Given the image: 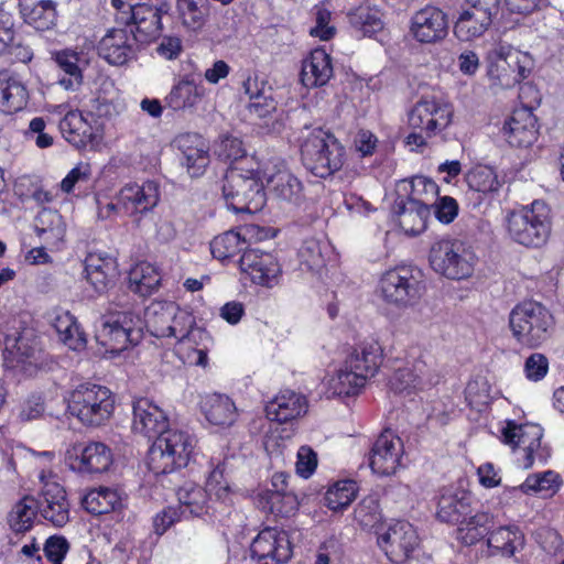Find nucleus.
Segmentation results:
<instances>
[{
  "mask_svg": "<svg viewBox=\"0 0 564 564\" xmlns=\"http://www.w3.org/2000/svg\"><path fill=\"white\" fill-rule=\"evenodd\" d=\"M351 28L364 36L372 37L384 29L382 11L376 6L361 4L348 13Z\"/></svg>",
  "mask_w": 564,
  "mask_h": 564,
  "instance_id": "obj_45",
  "label": "nucleus"
},
{
  "mask_svg": "<svg viewBox=\"0 0 564 564\" xmlns=\"http://www.w3.org/2000/svg\"><path fill=\"white\" fill-rule=\"evenodd\" d=\"M41 500L37 503L42 517L55 527H63L69 521V503L64 488L57 482L56 475L42 470Z\"/></svg>",
  "mask_w": 564,
  "mask_h": 564,
  "instance_id": "obj_20",
  "label": "nucleus"
},
{
  "mask_svg": "<svg viewBox=\"0 0 564 564\" xmlns=\"http://www.w3.org/2000/svg\"><path fill=\"white\" fill-rule=\"evenodd\" d=\"M161 281L160 269L149 261L137 262L128 274L129 289L141 296H149L156 292Z\"/></svg>",
  "mask_w": 564,
  "mask_h": 564,
  "instance_id": "obj_40",
  "label": "nucleus"
},
{
  "mask_svg": "<svg viewBox=\"0 0 564 564\" xmlns=\"http://www.w3.org/2000/svg\"><path fill=\"white\" fill-rule=\"evenodd\" d=\"M69 550V543L64 536H50L43 547L44 555L52 564H62Z\"/></svg>",
  "mask_w": 564,
  "mask_h": 564,
  "instance_id": "obj_64",
  "label": "nucleus"
},
{
  "mask_svg": "<svg viewBox=\"0 0 564 564\" xmlns=\"http://www.w3.org/2000/svg\"><path fill=\"white\" fill-rule=\"evenodd\" d=\"M453 117L454 107L449 101L436 96H426L416 101L408 112V124L412 130L434 138L452 124Z\"/></svg>",
  "mask_w": 564,
  "mask_h": 564,
  "instance_id": "obj_9",
  "label": "nucleus"
},
{
  "mask_svg": "<svg viewBox=\"0 0 564 564\" xmlns=\"http://www.w3.org/2000/svg\"><path fill=\"white\" fill-rule=\"evenodd\" d=\"M562 485L558 474L547 470L541 474H533L527 477L519 489L523 494H543L544 496L555 495Z\"/></svg>",
  "mask_w": 564,
  "mask_h": 564,
  "instance_id": "obj_53",
  "label": "nucleus"
},
{
  "mask_svg": "<svg viewBox=\"0 0 564 564\" xmlns=\"http://www.w3.org/2000/svg\"><path fill=\"white\" fill-rule=\"evenodd\" d=\"M397 192L398 197H403L405 202H415L431 207L438 187L435 182L425 176H414L411 180L400 181Z\"/></svg>",
  "mask_w": 564,
  "mask_h": 564,
  "instance_id": "obj_43",
  "label": "nucleus"
},
{
  "mask_svg": "<svg viewBox=\"0 0 564 564\" xmlns=\"http://www.w3.org/2000/svg\"><path fill=\"white\" fill-rule=\"evenodd\" d=\"M196 442L183 431L162 432L148 452V468L155 475L171 474L187 466Z\"/></svg>",
  "mask_w": 564,
  "mask_h": 564,
  "instance_id": "obj_4",
  "label": "nucleus"
},
{
  "mask_svg": "<svg viewBox=\"0 0 564 564\" xmlns=\"http://www.w3.org/2000/svg\"><path fill=\"white\" fill-rule=\"evenodd\" d=\"M205 96V87L189 77H184L173 85L165 97L166 106L175 111L196 108Z\"/></svg>",
  "mask_w": 564,
  "mask_h": 564,
  "instance_id": "obj_41",
  "label": "nucleus"
},
{
  "mask_svg": "<svg viewBox=\"0 0 564 564\" xmlns=\"http://www.w3.org/2000/svg\"><path fill=\"white\" fill-rule=\"evenodd\" d=\"M245 247L237 230H228L210 241V252L219 261L237 256Z\"/></svg>",
  "mask_w": 564,
  "mask_h": 564,
  "instance_id": "obj_55",
  "label": "nucleus"
},
{
  "mask_svg": "<svg viewBox=\"0 0 564 564\" xmlns=\"http://www.w3.org/2000/svg\"><path fill=\"white\" fill-rule=\"evenodd\" d=\"M278 482L285 484V476L283 474H275L272 478L274 490H265L260 495V505L269 512L289 517L294 514L300 506L297 497L293 492L285 491L283 488H278Z\"/></svg>",
  "mask_w": 564,
  "mask_h": 564,
  "instance_id": "obj_33",
  "label": "nucleus"
},
{
  "mask_svg": "<svg viewBox=\"0 0 564 564\" xmlns=\"http://www.w3.org/2000/svg\"><path fill=\"white\" fill-rule=\"evenodd\" d=\"M408 34L422 45L438 44L448 35L447 14L438 7L425 6L411 15Z\"/></svg>",
  "mask_w": 564,
  "mask_h": 564,
  "instance_id": "obj_15",
  "label": "nucleus"
},
{
  "mask_svg": "<svg viewBox=\"0 0 564 564\" xmlns=\"http://www.w3.org/2000/svg\"><path fill=\"white\" fill-rule=\"evenodd\" d=\"M332 11L325 3L313 8L314 25L310 29V35L321 41H328L336 34V28L332 23Z\"/></svg>",
  "mask_w": 564,
  "mask_h": 564,
  "instance_id": "obj_58",
  "label": "nucleus"
},
{
  "mask_svg": "<svg viewBox=\"0 0 564 564\" xmlns=\"http://www.w3.org/2000/svg\"><path fill=\"white\" fill-rule=\"evenodd\" d=\"M122 496L113 488L98 487L89 490L82 499L83 507L93 514H104L122 507Z\"/></svg>",
  "mask_w": 564,
  "mask_h": 564,
  "instance_id": "obj_46",
  "label": "nucleus"
},
{
  "mask_svg": "<svg viewBox=\"0 0 564 564\" xmlns=\"http://www.w3.org/2000/svg\"><path fill=\"white\" fill-rule=\"evenodd\" d=\"M358 486L354 480H339L332 485L325 495L326 505L337 511L347 508L357 497Z\"/></svg>",
  "mask_w": 564,
  "mask_h": 564,
  "instance_id": "obj_54",
  "label": "nucleus"
},
{
  "mask_svg": "<svg viewBox=\"0 0 564 564\" xmlns=\"http://www.w3.org/2000/svg\"><path fill=\"white\" fill-rule=\"evenodd\" d=\"M477 261L473 248L457 239H437L429 252V262L433 271L449 280L470 278Z\"/></svg>",
  "mask_w": 564,
  "mask_h": 564,
  "instance_id": "obj_8",
  "label": "nucleus"
},
{
  "mask_svg": "<svg viewBox=\"0 0 564 564\" xmlns=\"http://www.w3.org/2000/svg\"><path fill=\"white\" fill-rule=\"evenodd\" d=\"M377 545L393 563H403L419 545L414 527L406 521H397L377 531Z\"/></svg>",
  "mask_w": 564,
  "mask_h": 564,
  "instance_id": "obj_14",
  "label": "nucleus"
},
{
  "mask_svg": "<svg viewBox=\"0 0 564 564\" xmlns=\"http://www.w3.org/2000/svg\"><path fill=\"white\" fill-rule=\"evenodd\" d=\"M127 217L137 218L151 212L160 200L159 185L153 181L128 183L118 191Z\"/></svg>",
  "mask_w": 564,
  "mask_h": 564,
  "instance_id": "obj_22",
  "label": "nucleus"
},
{
  "mask_svg": "<svg viewBox=\"0 0 564 564\" xmlns=\"http://www.w3.org/2000/svg\"><path fill=\"white\" fill-rule=\"evenodd\" d=\"M36 230L39 237L52 249L59 250L65 237V224L59 214L43 210L37 217Z\"/></svg>",
  "mask_w": 564,
  "mask_h": 564,
  "instance_id": "obj_48",
  "label": "nucleus"
},
{
  "mask_svg": "<svg viewBox=\"0 0 564 564\" xmlns=\"http://www.w3.org/2000/svg\"><path fill=\"white\" fill-rule=\"evenodd\" d=\"M332 252L329 242L325 239H306L299 250L302 264L314 270L322 268Z\"/></svg>",
  "mask_w": 564,
  "mask_h": 564,
  "instance_id": "obj_50",
  "label": "nucleus"
},
{
  "mask_svg": "<svg viewBox=\"0 0 564 564\" xmlns=\"http://www.w3.org/2000/svg\"><path fill=\"white\" fill-rule=\"evenodd\" d=\"M23 20L34 29L50 30L56 22V3L52 0H19Z\"/></svg>",
  "mask_w": 564,
  "mask_h": 564,
  "instance_id": "obj_39",
  "label": "nucleus"
},
{
  "mask_svg": "<svg viewBox=\"0 0 564 564\" xmlns=\"http://www.w3.org/2000/svg\"><path fill=\"white\" fill-rule=\"evenodd\" d=\"M200 409L206 420L218 426H230L238 417L235 402L225 394L208 393L202 397Z\"/></svg>",
  "mask_w": 564,
  "mask_h": 564,
  "instance_id": "obj_34",
  "label": "nucleus"
},
{
  "mask_svg": "<svg viewBox=\"0 0 564 564\" xmlns=\"http://www.w3.org/2000/svg\"><path fill=\"white\" fill-rule=\"evenodd\" d=\"M144 316L147 327L155 337L183 338L186 334V328H178V321L185 317V313L173 302H153Z\"/></svg>",
  "mask_w": 564,
  "mask_h": 564,
  "instance_id": "obj_21",
  "label": "nucleus"
},
{
  "mask_svg": "<svg viewBox=\"0 0 564 564\" xmlns=\"http://www.w3.org/2000/svg\"><path fill=\"white\" fill-rule=\"evenodd\" d=\"M51 324L58 335V339L70 350L82 351L86 347V336L82 332L76 318L68 311L54 310L51 313Z\"/></svg>",
  "mask_w": 564,
  "mask_h": 564,
  "instance_id": "obj_35",
  "label": "nucleus"
},
{
  "mask_svg": "<svg viewBox=\"0 0 564 564\" xmlns=\"http://www.w3.org/2000/svg\"><path fill=\"white\" fill-rule=\"evenodd\" d=\"M275 172L268 174L267 184L282 200L297 205L303 197L302 183L284 166H275Z\"/></svg>",
  "mask_w": 564,
  "mask_h": 564,
  "instance_id": "obj_42",
  "label": "nucleus"
},
{
  "mask_svg": "<svg viewBox=\"0 0 564 564\" xmlns=\"http://www.w3.org/2000/svg\"><path fill=\"white\" fill-rule=\"evenodd\" d=\"M132 30L111 29L99 42V55L111 65H123L134 56Z\"/></svg>",
  "mask_w": 564,
  "mask_h": 564,
  "instance_id": "obj_28",
  "label": "nucleus"
},
{
  "mask_svg": "<svg viewBox=\"0 0 564 564\" xmlns=\"http://www.w3.org/2000/svg\"><path fill=\"white\" fill-rule=\"evenodd\" d=\"M167 426V416L164 411L147 398L133 403L132 429L135 433L151 437L161 434Z\"/></svg>",
  "mask_w": 564,
  "mask_h": 564,
  "instance_id": "obj_30",
  "label": "nucleus"
},
{
  "mask_svg": "<svg viewBox=\"0 0 564 564\" xmlns=\"http://www.w3.org/2000/svg\"><path fill=\"white\" fill-rule=\"evenodd\" d=\"M64 139L76 149L100 150L104 145L105 126L91 112L69 110L59 121Z\"/></svg>",
  "mask_w": 564,
  "mask_h": 564,
  "instance_id": "obj_11",
  "label": "nucleus"
},
{
  "mask_svg": "<svg viewBox=\"0 0 564 564\" xmlns=\"http://www.w3.org/2000/svg\"><path fill=\"white\" fill-rule=\"evenodd\" d=\"M394 213L400 229L409 237H415L425 231L431 208L424 204L405 202L398 197L394 203Z\"/></svg>",
  "mask_w": 564,
  "mask_h": 564,
  "instance_id": "obj_31",
  "label": "nucleus"
},
{
  "mask_svg": "<svg viewBox=\"0 0 564 564\" xmlns=\"http://www.w3.org/2000/svg\"><path fill=\"white\" fill-rule=\"evenodd\" d=\"M491 24L492 21L488 17L466 3L458 12L454 34L462 42H470L482 36Z\"/></svg>",
  "mask_w": 564,
  "mask_h": 564,
  "instance_id": "obj_36",
  "label": "nucleus"
},
{
  "mask_svg": "<svg viewBox=\"0 0 564 564\" xmlns=\"http://www.w3.org/2000/svg\"><path fill=\"white\" fill-rule=\"evenodd\" d=\"M180 503L193 514H202L208 503V494L205 488L187 482L177 491Z\"/></svg>",
  "mask_w": 564,
  "mask_h": 564,
  "instance_id": "obj_56",
  "label": "nucleus"
},
{
  "mask_svg": "<svg viewBox=\"0 0 564 564\" xmlns=\"http://www.w3.org/2000/svg\"><path fill=\"white\" fill-rule=\"evenodd\" d=\"M97 207V218L99 220H117L118 218L127 217L121 208V200H119L118 192L110 196L105 192H98L95 196Z\"/></svg>",
  "mask_w": 564,
  "mask_h": 564,
  "instance_id": "obj_59",
  "label": "nucleus"
},
{
  "mask_svg": "<svg viewBox=\"0 0 564 564\" xmlns=\"http://www.w3.org/2000/svg\"><path fill=\"white\" fill-rule=\"evenodd\" d=\"M224 467L218 465L209 474L205 488L208 494V499L214 496L217 500L223 502L230 500L232 490L230 484L224 477Z\"/></svg>",
  "mask_w": 564,
  "mask_h": 564,
  "instance_id": "obj_60",
  "label": "nucleus"
},
{
  "mask_svg": "<svg viewBox=\"0 0 564 564\" xmlns=\"http://www.w3.org/2000/svg\"><path fill=\"white\" fill-rule=\"evenodd\" d=\"M91 165L88 162H79L74 166L61 182V189L69 194L76 186L87 184L91 178Z\"/></svg>",
  "mask_w": 564,
  "mask_h": 564,
  "instance_id": "obj_62",
  "label": "nucleus"
},
{
  "mask_svg": "<svg viewBox=\"0 0 564 564\" xmlns=\"http://www.w3.org/2000/svg\"><path fill=\"white\" fill-rule=\"evenodd\" d=\"M403 444L391 432L382 433L375 442L369 454V466L379 476H391L401 465Z\"/></svg>",
  "mask_w": 564,
  "mask_h": 564,
  "instance_id": "obj_23",
  "label": "nucleus"
},
{
  "mask_svg": "<svg viewBox=\"0 0 564 564\" xmlns=\"http://www.w3.org/2000/svg\"><path fill=\"white\" fill-rule=\"evenodd\" d=\"M29 101L26 87L17 77L0 73V112L13 115L23 110Z\"/></svg>",
  "mask_w": 564,
  "mask_h": 564,
  "instance_id": "obj_38",
  "label": "nucleus"
},
{
  "mask_svg": "<svg viewBox=\"0 0 564 564\" xmlns=\"http://www.w3.org/2000/svg\"><path fill=\"white\" fill-rule=\"evenodd\" d=\"M174 143L182 154L181 162L188 175H203L209 164V149L205 140L196 133H183L175 138Z\"/></svg>",
  "mask_w": 564,
  "mask_h": 564,
  "instance_id": "obj_26",
  "label": "nucleus"
},
{
  "mask_svg": "<svg viewBox=\"0 0 564 564\" xmlns=\"http://www.w3.org/2000/svg\"><path fill=\"white\" fill-rule=\"evenodd\" d=\"M543 430L538 424H516L508 421L502 430V442L524 453L523 467L530 468L536 459L544 460L547 454L541 446Z\"/></svg>",
  "mask_w": 564,
  "mask_h": 564,
  "instance_id": "obj_16",
  "label": "nucleus"
},
{
  "mask_svg": "<svg viewBox=\"0 0 564 564\" xmlns=\"http://www.w3.org/2000/svg\"><path fill=\"white\" fill-rule=\"evenodd\" d=\"M465 178L469 189L482 195L498 193L502 186V181L497 172L488 165H477L470 169Z\"/></svg>",
  "mask_w": 564,
  "mask_h": 564,
  "instance_id": "obj_49",
  "label": "nucleus"
},
{
  "mask_svg": "<svg viewBox=\"0 0 564 564\" xmlns=\"http://www.w3.org/2000/svg\"><path fill=\"white\" fill-rule=\"evenodd\" d=\"M250 163V169L243 162L230 166L225 175L223 197L227 208L236 214L258 213L267 202L260 165L256 160Z\"/></svg>",
  "mask_w": 564,
  "mask_h": 564,
  "instance_id": "obj_1",
  "label": "nucleus"
},
{
  "mask_svg": "<svg viewBox=\"0 0 564 564\" xmlns=\"http://www.w3.org/2000/svg\"><path fill=\"white\" fill-rule=\"evenodd\" d=\"M384 355H348L344 364L324 380L328 398L357 394L383 366Z\"/></svg>",
  "mask_w": 564,
  "mask_h": 564,
  "instance_id": "obj_7",
  "label": "nucleus"
},
{
  "mask_svg": "<svg viewBox=\"0 0 564 564\" xmlns=\"http://www.w3.org/2000/svg\"><path fill=\"white\" fill-rule=\"evenodd\" d=\"M37 502L31 496L19 500L8 516L10 528L15 532H25L33 525L36 516Z\"/></svg>",
  "mask_w": 564,
  "mask_h": 564,
  "instance_id": "obj_51",
  "label": "nucleus"
},
{
  "mask_svg": "<svg viewBox=\"0 0 564 564\" xmlns=\"http://www.w3.org/2000/svg\"><path fill=\"white\" fill-rule=\"evenodd\" d=\"M507 62L519 64L521 72L533 67V59L530 54L516 50L509 44L499 43L487 55V75L492 85L509 88L516 84Z\"/></svg>",
  "mask_w": 564,
  "mask_h": 564,
  "instance_id": "obj_17",
  "label": "nucleus"
},
{
  "mask_svg": "<svg viewBox=\"0 0 564 564\" xmlns=\"http://www.w3.org/2000/svg\"><path fill=\"white\" fill-rule=\"evenodd\" d=\"M500 134L513 148H528L538 139L536 118L528 108L516 109L505 121Z\"/></svg>",
  "mask_w": 564,
  "mask_h": 564,
  "instance_id": "obj_25",
  "label": "nucleus"
},
{
  "mask_svg": "<svg viewBox=\"0 0 564 564\" xmlns=\"http://www.w3.org/2000/svg\"><path fill=\"white\" fill-rule=\"evenodd\" d=\"M239 268L253 284L265 289L279 285L283 273L276 256L259 249L246 251L240 258Z\"/></svg>",
  "mask_w": 564,
  "mask_h": 564,
  "instance_id": "obj_18",
  "label": "nucleus"
},
{
  "mask_svg": "<svg viewBox=\"0 0 564 564\" xmlns=\"http://www.w3.org/2000/svg\"><path fill=\"white\" fill-rule=\"evenodd\" d=\"M116 406L111 390L96 383H82L70 391L67 409L83 425L97 427L108 422Z\"/></svg>",
  "mask_w": 564,
  "mask_h": 564,
  "instance_id": "obj_3",
  "label": "nucleus"
},
{
  "mask_svg": "<svg viewBox=\"0 0 564 564\" xmlns=\"http://www.w3.org/2000/svg\"><path fill=\"white\" fill-rule=\"evenodd\" d=\"M84 273L94 292L101 295L112 286L118 276L117 260L104 251L89 252L84 261Z\"/></svg>",
  "mask_w": 564,
  "mask_h": 564,
  "instance_id": "obj_24",
  "label": "nucleus"
},
{
  "mask_svg": "<svg viewBox=\"0 0 564 564\" xmlns=\"http://www.w3.org/2000/svg\"><path fill=\"white\" fill-rule=\"evenodd\" d=\"M509 238L527 248L544 246L551 234V215L547 205L534 200L510 212L505 220Z\"/></svg>",
  "mask_w": 564,
  "mask_h": 564,
  "instance_id": "obj_2",
  "label": "nucleus"
},
{
  "mask_svg": "<svg viewBox=\"0 0 564 564\" xmlns=\"http://www.w3.org/2000/svg\"><path fill=\"white\" fill-rule=\"evenodd\" d=\"M509 326L518 343L527 348H536L551 336L554 319L541 303L524 301L511 310Z\"/></svg>",
  "mask_w": 564,
  "mask_h": 564,
  "instance_id": "obj_6",
  "label": "nucleus"
},
{
  "mask_svg": "<svg viewBox=\"0 0 564 564\" xmlns=\"http://www.w3.org/2000/svg\"><path fill=\"white\" fill-rule=\"evenodd\" d=\"M216 153L220 159L230 161L231 166L243 162V166L250 169V160H254V158L246 156L242 141L234 135H224L217 145Z\"/></svg>",
  "mask_w": 564,
  "mask_h": 564,
  "instance_id": "obj_57",
  "label": "nucleus"
},
{
  "mask_svg": "<svg viewBox=\"0 0 564 564\" xmlns=\"http://www.w3.org/2000/svg\"><path fill=\"white\" fill-rule=\"evenodd\" d=\"M332 76V58L325 50L315 48L303 59L300 79L306 88L324 86Z\"/></svg>",
  "mask_w": 564,
  "mask_h": 564,
  "instance_id": "obj_32",
  "label": "nucleus"
},
{
  "mask_svg": "<svg viewBox=\"0 0 564 564\" xmlns=\"http://www.w3.org/2000/svg\"><path fill=\"white\" fill-rule=\"evenodd\" d=\"M251 555L259 564H285L293 555L289 534L276 528H265L253 539Z\"/></svg>",
  "mask_w": 564,
  "mask_h": 564,
  "instance_id": "obj_19",
  "label": "nucleus"
},
{
  "mask_svg": "<svg viewBox=\"0 0 564 564\" xmlns=\"http://www.w3.org/2000/svg\"><path fill=\"white\" fill-rule=\"evenodd\" d=\"M140 324V318L132 313L105 316L96 338L106 347L105 352H124L141 339Z\"/></svg>",
  "mask_w": 564,
  "mask_h": 564,
  "instance_id": "obj_10",
  "label": "nucleus"
},
{
  "mask_svg": "<svg viewBox=\"0 0 564 564\" xmlns=\"http://www.w3.org/2000/svg\"><path fill=\"white\" fill-rule=\"evenodd\" d=\"M379 291L387 304L404 308L413 305L421 296V281L412 268L401 265L382 274Z\"/></svg>",
  "mask_w": 564,
  "mask_h": 564,
  "instance_id": "obj_12",
  "label": "nucleus"
},
{
  "mask_svg": "<svg viewBox=\"0 0 564 564\" xmlns=\"http://www.w3.org/2000/svg\"><path fill=\"white\" fill-rule=\"evenodd\" d=\"M471 513L470 498L466 494L445 492L437 506V518L446 523H459Z\"/></svg>",
  "mask_w": 564,
  "mask_h": 564,
  "instance_id": "obj_47",
  "label": "nucleus"
},
{
  "mask_svg": "<svg viewBox=\"0 0 564 564\" xmlns=\"http://www.w3.org/2000/svg\"><path fill=\"white\" fill-rule=\"evenodd\" d=\"M112 7L118 11L119 19L135 28L141 42H148L159 36L162 30V13L166 8L156 7L148 2L133 3L132 0H111Z\"/></svg>",
  "mask_w": 564,
  "mask_h": 564,
  "instance_id": "obj_13",
  "label": "nucleus"
},
{
  "mask_svg": "<svg viewBox=\"0 0 564 564\" xmlns=\"http://www.w3.org/2000/svg\"><path fill=\"white\" fill-rule=\"evenodd\" d=\"M55 62L67 76L83 75V65L86 63L83 53L70 48L56 52Z\"/></svg>",
  "mask_w": 564,
  "mask_h": 564,
  "instance_id": "obj_61",
  "label": "nucleus"
},
{
  "mask_svg": "<svg viewBox=\"0 0 564 564\" xmlns=\"http://www.w3.org/2000/svg\"><path fill=\"white\" fill-rule=\"evenodd\" d=\"M111 449L101 442H90L75 456H69L70 468L80 474H102L112 465Z\"/></svg>",
  "mask_w": 564,
  "mask_h": 564,
  "instance_id": "obj_29",
  "label": "nucleus"
},
{
  "mask_svg": "<svg viewBox=\"0 0 564 564\" xmlns=\"http://www.w3.org/2000/svg\"><path fill=\"white\" fill-rule=\"evenodd\" d=\"M490 516L486 512H477L467 516L459 522L458 540L466 545H473L487 534Z\"/></svg>",
  "mask_w": 564,
  "mask_h": 564,
  "instance_id": "obj_52",
  "label": "nucleus"
},
{
  "mask_svg": "<svg viewBox=\"0 0 564 564\" xmlns=\"http://www.w3.org/2000/svg\"><path fill=\"white\" fill-rule=\"evenodd\" d=\"M524 536L514 525H503L492 530L487 539V545L491 554H500L510 557L522 549Z\"/></svg>",
  "mask_w": 564,
  "mask_h": 564,
  "instance_id": "obj_44",
  "label": "nucleus"
},
{
  "mask_svg": "<svg viewBox=\"0 0 564 564\" xmlns=\"http://www.w3.org/2000/svg\"><path fill=\"white\" fill-rule=\"evenodd\" d=\"M308 403L306 398L293 390H282L265 405V415L280 424L289 423L304 416Z\"/></svg>",
  "mask_w": 564,
  "mask_h": 564,
  "instance_id": "obj_27",
  "label": "nucleus"
},
{
  "mask_svg": "<svg viewBox=\"0 0 564 564\" xmlns=\"http://www.w3.org/2000/svg\"><path fill=\"white\" fill-rule=\"evenodd\" d=\"M301 155L304 165L314 175L326 177L343 167L345 148L334 134L317 128L303 137Z\"/></svg>",
  "mask_w": 564,
  "mask_h": 564,
  "instance_id": "obj_5",
  "label": "nucleus"
},
{
  "mask_svg": "<svg viewBox=\"0 0 564 564\" xmlns=\"http://www.w3.org/2000/svg\"><path fill=\"white\" fill-rule=\"evenodd\" d=\"M209 0H176V11L182 26L188 33L198 34L210 18Z\"/></svg>",
  "mask_w": 564,
  "mask_h": 564,
  "instance_id": "obj_37",
  "label": "nucleus"
},
{
  "mask_svg": "<svg viewBox=\"0 0 564 564\" xmlns=\"http://www.w3.org/2000/svg\"><path fill=\"white\" fill-rule=\"evenodd\" d=\"M35 355H6L3 366L14 375L33 376L37 372Z\"/></svg>",
  "mask_w": 564,
  "mask_h": 564,
  "instance_id": "obj_63",
  "label": "nucleus"
}]
</instances>
